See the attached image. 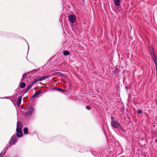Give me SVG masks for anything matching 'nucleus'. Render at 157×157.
<instances>
[{
    "mask_svg": "<svg viewBox=\"0 0 157 157\" xmlns=\"http://www.w3.org/2000/svg\"><path fill=\"white\" fill-rule=\"evenodd\" d=\"M25 86V83L24 82H22L20 86V87L21 88H24Z\"/></svg>",
    "mask_w": 157,
    "mask_h": 157,
    "instance_id": "13",
    "label": "nucleus"
},
{
    "mask_svg": "<svg viewBox=\"0 0 157 157\" xmlns=\"http://www.w3.org/2000/svg\"><path fill=\"white\" fill-rule=\"evenodd\" d=\"M154 60L156 68H157V59H154Z\"/></svg>",
    "mask_w": 157,
    "mask_h": 157,
    "instance_id": "20",
    "label": "nucleus"
},
{
    "mask_svg": "<svg viewBox=\"0 0 157 157\" xmlns=\"http://www.w3.org/2000/svg\"><path fill=\"white\" fill-rule=\"evenodd\" d=\"M6 151H4V154H5V153H6Z\"/></svg>",
    "mask_w": 157,
    "mask_h": 157,
    "instance_id": "23",
    "label": "nucleus"
},
{
    "mask_svg": "<svg viewBox=\"0 0 157 157\" xmlns=\"http://www.w3.org/2000/svg\"><path fill=\"white\" fill-rule=\"evenodd\" d=\"M17 141L16 136L14 135L11 138L9 142V144L11 145L15 144Z\"/></svg>",
    "mask_w": 157,
    "mask_h": 157,
    "instance_id": "1",
    "label": "nucleus"
},
{
    "mask_svg": "<svg viewBox=\"0 0 157 157\" xmlns=\"http://www.w3.org/2000/svg\"><path fill=\"white\" fill-rule=\"evenodd\" d=\"M49 76H44L40 77L39 78H37L36 79H35L36 82H37L38 81H41L43 80L46 79L47 78H48Z\"/></svg>",
    "mask_w": 157,
    "mask_h": 157,
    "instance_id": "7",
    "label": "nucleus"
},
{
    "mask_svg": "<svg viewBox=\"0 0 157 157\" xmlns=\"http://www.w3.org/2000/svg\"><path fill=\"white\" fill-rule=\"evenodd\" d=\"M155 142H156H156H157V140H155Z\"/></svg>",
    "mask_w": 157,
    "mask_h": 157,
    "instance_id": "24",
    "label": "nucleus"
},
{
    "mask_svg": "<svg viewBox=\"0 0 157 157\" xmlns=\"http://www.w3.org/2000/svg\"><path fill=\"white\" fill-rule=\"evenodd\" d=\"M36 82L35 80L33 81L30 84H29V86L32 87L35 83Z\"/></svg>",
    "mask_w": 157,
    "mask_h": 157,
    "instance_id": "17",
    "label": "nucleus"
},
{
    "mask_svg": "<svg viewBox=\"0 0 157 157\" xmlns=\"http://www.w3.org/2000/svg\"><path fill=\"white\" fill-rule=\"evenodd\" d=\"M2 152L0 153V156H1V155H2Z\"/></svg>",
    "mask_w": 157,
    "mask_h": 157,
    "instance_id": "22",
    "label": "nucleus"
},
{
    "mask_svg": "<svg viewBox=\"0 0 157 157\" xmlns=\"http://www.w3.org/2000/svg\"><path fill=\"white\" fill-rule=\"evenodd\" d=\"M22 128L23 125L21 122L20 121H18L17 123L16 130H22Z\"/></svg>",
    "mask_w": 157,
    "mask_h": 157,
    "instance_id": "4",
    "label": "nucleus"
},
{
    "mask_svg": "<svg viewBox=\"0 0 157 157\" xmlns=\"http://www.w3.org/2000/svg\"><path fill=\"white\" fill-rule=\"evenodd\" d=\"M16 137H20L22 136L23 133L22 130H16Z\"/></svg>",
    "mask_w": 157,
    "mask_h": 157,
    "instance_id": "8",
    "label": "nucleus"
},
{
    "mask_svg": "<svg viewBox=\"0 0 157 157\" xmlns=\"http://www.w3.org/2000/svg\"><path fill=\"white\" fill-rule=\"evenodd\" d=\"M28 75V73H25L24 74H23L22 76L21 81H23L24 79L26 78Z\"/></svg>",
    "mask_w": 157,
    "mask_h": 157,
    "instance_id": "12",
    "label": "nucleus"
},
{
    "mask_svg": "<svg viewBox=\"0 0 157 157\" xmlns=\"http://www.w3.org/2000/svg\"><path fill=\"white\" fill-rule=\"evenodd\" d=\"M33 111V108L32 107H31L28 109L27 112L25 114V115L27 116L31 115L32 114Z\"/></svg>",
    "mask_w": 157,
    "mask_h": 157,
    "instance_id": "6",
    "label": "nucleus"
},
{
    "mask_svg": "<svg viewBox=\"0 0 157 157\" xmlns=\"http://www.w3.org/2000/svg\"><path fill=\"white\" fill-rule=\"evenodd\" d=\"M114 4L117 6H120V0H114Z\"/></svg>",
    "mask_w": 157,
    "mask_h": 157,
    "instance_id": "10",
    "label": "nucleus"
},
{
    "mask_svg": "<svg viewBox=\"0 0 157 157\" xmlns=\"http://www.w3.org/2000/svg\"><path fill=\"white\" fill-rule=\"evenodd\" d=\"M142 112V111L141 110H139L137 111V113L139 114H140Z\"/></svg>",
    "mask_w": 157,
    "mask_h": 157,
    "instance_id": "21",
    "label": "nucleus"
},
{
    "mask_svg": "<svg viewBox=\"0 0 157 157\" xmlns=\"http://www.w3.org/2000/svg\"><path fill=\"white\" fill-rule=\"evenodd\" d=\"M111 119H113V117H111Z\"/></svg>",
    "mask_w": 157,
    "mask_h": 157,
    "instance_id": "26",
    "label": "nucleus"
},
{
    "mask_svg": "<svg viewBox=\"0 0 157 157\" xmlns=\"http://www.w3.org/2000/svg\"><path fill=\"white\" fill-rule=\"evenodd\" d=\"M31 88V87L28 85V87L26 88V89L25 90L24 93L25 94Z\"/></svg>",
    "mask_w": 157,
    "mask_h": 157,
    "instance_id": "15",
    "label": "nucleus"
},
{
    "mask_svg": "<svg viewBox=\"0 0 157 157\" xmlns=\"http://www.w3.org/2000/svg\"><path fill=\"white\" fill-rule=\"evenodd\" d=\"M68 18L69 21L72 23L75 22L76 21V17L75 15H69Z\"/></svg>",
    "mask_w": 157,
    "mask_h": 157,
    "instance_id": "2",
    "label": "nucleus"
},
{
    "mask_svg": "<svg viewBox=\"0 0 157 157\" xmlns=\"http://www.w3.org/2000/svg\"><path fill=\"white\" fill-rule=\"evenodd\" d=\"M52 90H55L59 92H63L65 91V90H64L63 89H62L59 88L58 87H55L54 88H52Z\"/></svg>",
    "mask_w": 157,
    "mask_h": 157,
    "instance_id": "9",
    "label": "nucleus"
},
{
    "mask_svg": "<svg viewBox=\"0 0 157 157\" xmlns=\"http://www.w3.org/2000/svg\"><path fill=\"white\" fill-rule=\"evenodd\" d=\"M39 94L35 92V93L33 94L32 97L36 98L39 95Z\"/></svg>",
    "mask_w": 157,
    "mask_h": 157,
    "instance_id": "18",
    "label": "nucleus"
},
{
    "mask_svg": "<svg viewBox=\"0 0 157 157\" xmlns=\"http://www.w3.org/2000/svg\"><path fill=\"white\" fill-rule=\"evenodd\" d=\"M63 54L65 56H67L69 55L70 54V52L68 51H65L63 52Z\"/></svg>",
    "mask_w": 157,
    "mask_h": 157,
    "instance_id": "14",
    "label": "nucleus"
},
{
    "mask_svg": "<svg viewBox=\"0 0 157 157\" xmlns=\"http://www.w3.org/2000/svg\"><path fill=\"white\" fill-rule=\"evenodd\" d=\"M24 133L25 134H27L28 133V129L27 128H25L23 129Z\"/></svg>",
    "mask_w": 157,
    "mask_h": 157,
    "instance_id": "16",
    "label": "nucleus"
},
{
    "mask_svg": "<svg viewBox=\"0 0 157 157\" xmlns=\"http://www.w3.org/2000/svg\"><path fill=\"white\" fill-rule=\"evenodd\" d=\"M21 99L22 98L21 97H20L18 98L17 102V105L18 106H19L20 105L21 102Z\"/></svg>",
    "mask_w": 157,
    "mask_h": 157,
    "instance_id": "11",
    "label": "nucleus"
},
{
    "mask_svg": "<svg viewBox=\"0 0 157 157\" xmlns=\"http://www.w3.org/2000/svg\"><path fill=\"white\" fill-rule=\"evenodd\" d=\"M86 109L88 110H90L91 109V107L90 106L87 105L86 106Z\"/></svg>",
    "mask_w": 157,
    "mask_h": 157,
    "instance_id": "19",
    "label": "nucleus"
},
{
    "mask_svg": "<svg viewBox=\"0 0 157 157\" xmlns=\"http://www.w3.org/2000/svg\"><path fill=\"white\" fill-rule=\"evenodd\" d=\"M126 88L127 89H128V88L127 87H126Z\"/></svg>",
    "mask_w": 157,
    "mask_h": 157,
    "instance_id": "25",
    "label": "nucleus"
},
{
    "mask_svg": "<svg viewBox=\"0 0 157 157\" xmlns=\"http://www.w3.org/2000/svg\"><path fill=\"white\" fill-rule=\"evenodd\" d=\"M149 52L153 59H157V58L154 54V49L152 47L150 48Z\"/></svg>",
    "mask_w": 157,
    "mask_h": 157,
    "instance_id": "3",
    "label": "nucleus"
},
{
    "mask_svg": "<svg viewBox=\"0 0 157 157\" xmlns=\"http://www.w3.org/2000/svg\"><path fill=\"white\" fill-rule=\"evenodd\" d=\"M111 125L112 126L116 128H119L120 126V125L119 123L115 121H113V120L111 121Z\"/></svg>",
    "mask_w": 157,
    "mask_h": 157,
    "instance_id": "5",
    "label": "nucleus"
}]
</instances>
